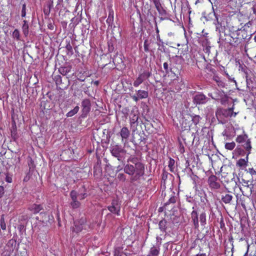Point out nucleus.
I'll return each mask as SVG.
<instances>
[{
	"label": "nucleus",
	"mask_w": 256,
	"mask_h": 256,
	"mask_svg": "<svg viewBox=\"0 0 256 256\" xmlns=\"http://www.w3.org/2000/svg\"><path fill=\"white\" fill-rule=\"evenodd\" d=\"M80 110V107L78 106H76L74 109L70 110L66 114L67 117H72L78 113Z\"/></svg>",
	"instance_id": "29"
},
{
	"label": "nucleus",
	"mask_w": 256,
	"mask_h": 256,
	"mask_svg": "<svg viewBox=\"0 0 256 256\" xmlns=\"http://www.w3.org/2000/svg\"><path fill=\"white\" fill-rule=\"evenodd\" d=\"M144 80L142 78V76L140 74L136 80L134 82V86H138L140 84H141L144 82Z\"/></svg>",
	"instance_id": "36"
},
{
	"label": "nucleus",
	"mask_w": 256,
	"mask_h": 256,
	"mask_svg": "<svg viewBox=\"0 0 256 256\" xmlns=\"http://www.w3.org/2000/svg\"><path fill=\"white\" fill-rule=\"evenodd\" d=\"M28 210L34 214L40 212V215H44V216L47 215L46 213L41 212L42 210H44V207L43 206L40 204H34L29 206Z\"/></svg>",
	"instance_id": "12"
},
{
	"label": "nucleus",
	"mask_w": 256,
	"mask_h": 256,
	"mask_svg": "<svg viewBox=\"0 0 256 256\" xmlns=\"http://www.w3.org/2000/svg\"><path fill=\"white\" fill-rule=\"evenodd\" d=\"M136 94L138 96L140 99L145 98L148 97V92L142 90H138L136 92Z\"/></svg>",
	"instance_id": "28"
},
{
	"label": "nucleus",
	"mask_w": 256,
	"mask_h": 256,
	"mask_svg": "<svg viewBox=\"0 0 256 256\" xmlns=\"http://www.w3.org/2000/svg\"><path fill=\"white\" fill-rule=\"evenodd\" d=\"M216 20L214 24L216 26V31L220 33V37H221V32H224L225 30V26L222 25L221 19L219 20V16L214 12Z\"/></svg>",
	"instance_id": "13"
},
{
	"label": "nucleus",
	"mask_w": 256,
	"mask_h": 256,
	"mask_svg": "<svg viewBox=\"0 0 256 256\" xmlns=\"http://www.w3.org/2000/svg\"><path fill=\"white\" fill-rule=\"evenodd\" d=\"M12 37L14 38H16L17 40H20V32L18 29H15L12 34Z\"/></svg>",
	"instance_id": "40"
},
{
	"label": "nucleus",
	"mask_w": 256,
	"mask_h": 256,
	"mask_svg": "<svg viewBox=\"0 0 256 256\" xmlns=\"http://www.w3.org/2000/svg\"><path fill=\"white\" fill-rule=\"evenodd\" d=\"M78 198L80 200H82L88 196V194L86 192V190L84 188L79 190L78 193Z\"/></svg>",
	"instance_id": "26"
},
{
	"label": "nucleus",
	"mask_w": 256,
	"mask_h": 256,
	"mask_svg": "<svg viewBox=\"0 0 256 256\" xmlns=\"http://www.w3.org/2000/svg\"><path fill=\"white\" fill-rule=\"evenodd\" d=\"M8 246L9 245H12V246L13 245H16V241L13 239H11L10 240H8Z\"/></svg>",
	"instance_id": "57"
},
{
	"label": "nucleus",
	"mask_w": 256,
	"mask_h": 256,
	"mask_svg": "<svg viewBox=\"0 0 256 256\" xmlns=\"http://www.w3.org/2000/svg\"><path fill=\"white\" fill-rule=\"evenodd\" d=\"M248 139L250 138H248V134L243 131L242 134H239L237 136L236 141L238 144H242Z\"/></svg>",
	"instance_id": "20"
},
{
	"label": "nucleus",
	"mask_w": 256,
	"mask_h": 256,
	"mask_svg": "<svg viewBox=\"0 0 256 256\" xmlns=\"http://www.w3.org/2000/svg\"><path fill=\"white\" fill-rule=\"evenodd\" d=\"M140 75L142 76V78L144 80L146 78H148L150 76L151 73L148 72H144L142 74H141Z\"/></svg>",
	"instance_id": "46"
},
{
	"label": "nucleus",
	"mask_w": 256,
	"mask_h": 256,
	"mask_svg": "<svg viewBox=\"0 0 256 256\" xmlns=\"http://www.w3.org/2000/svg\"><path fill=\"white\" fill-rule=\"evenodd\" d=\"M222 182L223 181H224V182H228L230 180V178H227L226 176L222 175Z\"/></svg>",
	"instance_id": "58"
},
{
	"label": "nucleus",
	"mask_w": 256,
	"mask_h": 256,
	"mask_svg": "<svg viewBox=\"0 0 256 256\" xmlns=\"http://www.w3.org/2000/svg\"><path fill=\"white\" fill-rule=\"evenodd\" d=\"M200 221L202 226H204L206 224V214L205 212H202L200 215Z\"/></svg>",
	"instance_id": "31"
},
{
	"label": "nucleus",
	"mask_w": 256,
	"mask_h": 256,
	"mask_svg": "<svg viewBox=\"0 0 256 256\" xmlns=\"http://www.w3.org/2000/svg\"><path fill=\"white\" fill-rule=\"evenodd\" d=\"M248 156H246V158L239 159L236 162V166L240 168L246 167L247 166V164L248 162Z\"/></svg>",
	"instance_id": "24"
},
{
	"label": "nucleus",
	"mask_w": 256,
	"mask_h": 256,
	"mask_svg": "<svg viewBox=\"0 0 256 256\" xmlns=\"http://www.w3.org/2000/svg\"><path fill=\"white\" fill-rule=\"evenodd\" d=\"M232 195L230 194V193H224L222 195V201L225 204H230V202H232Z\"/></svg>",
	"instance_id": "19"
},
{
	"label": "nucleus",
	"mask_w": 256,
	"mask_h": 256,
	"mask_svg": "<svg viewBox=\"0 0 256 256\" xmlns=\"http://www.w3.org/2000/svg\"><path fill=\"white\" fill-rule=\"evenodd\" d=\"M82 110L81 114L78 118V121L80 123L82 118H86L90 112L91 108V104L89 99H84L82 102Z\"/></svg>",
	"instance_id": "6"
},
{
	"label": "nucleus",
	"mask_w": 256,
	"mask_h": 256,
	"mask_svg": "<svg viewBox=\"0 0 256 256\" xmlns=\"http://www.w3.org/2000/svg\"><path fill=\"white\" fill-rule=\"evenodd\" d=\"M154 5L160 14L163 16L166 14V10L162 6L160 2H156Z\"/></svg>",
	"instance_id": "25"
},
{
	"label": "nucleus",
	"mask_w": 256,
	"mask_h": 256,
	"mask_svg": "<svg viewBox=\"0 0 256 256\" xmlns=\"http://www.w3.org/2000/svg\"><path fill=\"white\" fill-rule=\"evenodd\" d=\"M176 202V197L174 196H171L170 199L168 200V202L165 203L164 204V208L165 209H166V206L168 204H175Z\"/></svg>",
	"instance_id": "38"
},
{
	"label": "nucleus",
	"mask_w": 256,
	"mask_h": 256,
	"mask_svg": "<svg viewBox=\"0 0 256 256\" xmlns=\"http://www.w3.org/2000/svg\"><path fill=\"white\" fill-rule=\"evenodd\" d=\"M108 18L106 20V22L108 24V26H110L113 22L114 20V10L112 8V6H108Z\"/></svg>",
	"instance_id": "21"
},
{
	"label": "nucleus",
	"mask_w": 256,
	"mask_h": 256,
	"mask_svg": "<svg viewBox=\"0 0 256 256\" xmlns=\"http://www.w3.org/2000/svg\"><path fill=\"white\" fill-rule=\"evenodd\" d=\"M108 209L112 213L117 216H120V204L118 201L115 200H112L111 204L108 206Z\"/></svg>",
	"instance_id": "10"
},
{
	"label": "nucleus",
	"mask_w": 256,
	"mask_h": 256,
	"mask_svg": "<svg viewBox=\"0 0 256 256\" xmlns=\"http://www.w3.org/2000/svg\"><path fill=\"white\" fill-rule=\"evenodd\" d=\"M117 178L119 181L124 182L126 180V176L124 173H119L117 176Z\"/></svg>",
	"instance_id": "41"
},
{
	"label": "nucleus",
	"mask_w": 256,
	"mask_h": 256,
	"mask_svg": "<svg viewBox=\"0 0 256 256\" xmlns=\"http://www.w3.org/2000/svg\"><path fill=\"white\" fill-rule=\"evenodd\" d=\"M160 252L159 246H152L150 248L148 254L146 256H158Z\"/></svg>",
	"instance_id": "23"
},
{
	"label": "nucleus",
	"mask_w": 256,
	"mask_h": 256,
	"mask_svg": "<svg viewBox=\"0 0 256 256\" xmlns=\"http://www.w3.org/2000/svg\"><path fill=\"white\" fill-rule=\"evenodd\" d=\"M252 10H253V12H254V14H256V4H254V6H253V7H252Z\"/></svg>",
	"instance_id": "64"
},
{
	"label": "nucleus",
	"mask_w": 256,
	"mask_h": 256,
	"mask_svg": "<svg viewBox=\"0 0 256 256\" xmlns=\"http://www.w3.org/2000/svg\"><path fill=\"white\" fill-rule=\"evenodd\" d=\"M193 102L196 104L206 102V97L202 93H198L193 96Z\"/></svg>",
	"instance_id": "14"
},
{
	"label": "nucleus",
	"mask_w": 256,
	"mask_h": 256,
	"mask_svg": "<svg viewBox=\"0 0 256 256\" xmlns=\"http://www.w3.org/2000/svg\"><path fill=\"white\" fill-rule=\"evenodd\" d=\"M240 189L244 196L248 197L253 191L254 184L252 181L246 180L243 178L240 182Z\"/></svg>",
	"instance_id": "3"
},
{
	"label": "nucleus",
	"mask_w": 256,
	"mask_h": 256,
	"mask_svg": "<svg viewBox=\"0 0 256 256\" xmlns=\"http://www.w3.org/2000/svg\"><path fill=\"white\" fill-rule=\"evenodd\" d=\"M147 136L142 129H134L132 132V142L136 144H140L146 139Z\"/></svg>",
	"instance_id": "5"
},
{
	"label": "nucleus",
	"mask_w": 256,
	"mask_h": 256,
	"mask_svg": "<svg viewBox=\"0 0 256 256\" xmlns=\"http://www.w3.org/2000/svg\"><path fill=\"white\" fill-rule=\"evenodd\" d=\"M217 84H218V86H222V87H223V88H224V86H225V84H224L223 82H222V80H220V82H219L218 83H217Z\"/></svg>",
	"instance_id": "63"
},
{
	"label": "nucleus",
	"mask_w": 256,
	"mask_h": 256,
	"mask_svg": "<svg viewBox=\"0 0 256 256\" xmlns=\"http://www.w3.org/2000/svg\"><path fill=\"white\" fill-rule=\"evenodd\" d=\"M234 152L238 155L244 156L246 154V151L240 147L237 146L235 149Z\"/></svg>",
	"instance_id": "39"
},
{
	"label": "nucleus",
	"mask_w": 256,
	"mask_h": 256,
	"mask_svg": "<svg viewBox=\"0 0 256 256\" xmlns=\"http://www.w3.org/2000/svg\"><path fill=\"white\" fill-rule=\"evenodd\" d=\"M24 24L22 26V32L24 35L26 36L28 34V22L26 20H24Z\"/></svg>",
	"instance_id": "30"
},
{
	"label": "nucleus",
	"mask_w": 256,
	"mask_h": 256,
	"mask_svg": "<svg viewBox=\"0 0 256 256\" xmlns=\"http://www.w3.org/2000/svg\"><path fill=\"white\" fill-rule=\"evenodd\" d=\"M140 105L142 108V114H148L150 112V108L144 102H142Z\"/></svg>",
	"instance_id": "32"
},
{
	"label": "nucleus",
	"mask_w": 256,
	"mask_h": 256,
	"mask_svg": "<svg viewBox=\"0 0 256 256\" xmlns=\"http://www.w3.org/2000/svg\"><path fill=\"white\" fill-rule=\"evenodd\" d=\"M66 49L68 52V54H73V51H72V46L70 45V43H68L66 46Z\"/></svg>",
	"instance_id": "43"
},
{
	"label": "nucleus",
	"mask_w": 256,
	"mask_h": 256,
	"mask_svg": "<svg viewBox=\"0 0 256 256\" xmlns=\"http://www.w3.org/2000/svg\"><path fill=\"white\" fill-rule=\"evenodd\" d=\"M28 166L30 170L32 169V168H33L35 166L34 161L33 160L32 158H31L30 157L29 158V160H28Z\"/></svg>",
	"instance_id": "45"
},
{
	"label": "nucleus",
	"mask_w": 256,
	"mask_h": 256,
	"mask_svg": "<svg viewBox=\"0 0 256 256\" xmlns=\"http://www.w3.org/2000/svg\"><path fill=\"white\" fill-rule=\"evenodd\" d=\"M136 158L130 157L127 160V164L124 163V171L130 176V182L134 184L135 182H138L140 178L144 174V166L140 162H134Z\"/></svg>",
	"instance_id": "1"
},
{
	"label": "nucleus",
	"mask_w": 256,
	"mask_h": 256,
	"mask_svg": "<svg viewBox=\"0 0 256 256\" xmlns=\"http://www.w3.org/2000/svg\"><path fill=\"white\" fill-rule=\"evenodd\" d=\"M174 164H175V160L172 158H170V160L168 161V166L170 170L172 172H174Z\"/></svg>",
	"instance_id": "35"
},
{
	"label": "nucleus",
	"mask_w": 256,
	"mask_h": 256,
	"mask_svg": "<svg viewBox=\"0 0 256 256\" xmlns=\"http://www.w3.org/2000/svg\"><path fill=\"white\" fill-rule=\"evenodd\" d=\"M114 48L112 42H108V51L109 52H112L114 50Z\"/></svg>",
	"instance_id": "51"
},
{
	"label": "nucleus",
	"mask_w": 256,
	"mask_h": 256,
	"mask_svg": "<svg viewBox=\"0 0 256 256\" xmlns=\"http://www.w3.org/2000/svg\"><path fill=\"white\" fill-rule=\"evenodd\" d=\"M146 6H148V8L147 10H142V14L144 16V18L145 20H148V22H150L151 18H154L155 22V24L156 26V18L153 16L151 12V9L150 8H148L149 6L148 4L145 6V7Z\"/></svg>",
	"instance_id": "16"
},
{
	"label": "nucleus",
	"mask_w": 256,
	"mask_h": 256,
	"mask_svg": "<svg viewBox=\"0 0 256 256\" xmlns=\"http://www.w3.org/2000/svg\"><path fill=\"white\" fill-rule=\"evenodd\" d=\"M72 69V66L70 65L64 66H60L58 68V71L60 74L63 76H66L68 72H70Z\"/></svg>",
	"instance_id": "22"
},
{
	"label": "nucleus",
	"mask_w": 256,
	"mask_h": 256,
	"mask_svg": "<svg viewBox=\"0 0 256 256\" xmlns=\"http://www.w3.org/2000/svg\"><path fill=\"white\" fill-rule=\"evenodd\" d=\"M63 0H58L57 4L56 6V8L59 9L60 8L63 6Z\"/></svg>",
	"instance_id": "54"
},
{
	"label": "nucleus",
	"mask_w": 256,
	"mask_h": 256,
	"mask_svg": "<svg viewBox=\"0 0 256 256\" xmlns=\"http://www.w3.org/2000/svg\"><path fill=\"white\" fill-rule=\"evenodd\" d=\"M206 68L213 74H214L216 72V70L212 68L210 64H206Z\"/></svg>",
	"instance_id": "48"
},
{
	"label": "nucleus",
	"mask_w": 256,
	"mask_h": 256,
	"mask_svg": "<svg viewBox=\"0 0 256 256\" xmlns=\"http://www.w3.org/2000/svg\"><path fill=\"white\" fill-rule=\"evenodd\" d=\"M130 134L128 129H121L120 135L122 139L127 138Z\"/></svg>",
	"instance_id": "33"
},
{
	"label": "nucleus",
	"mask_w": 256,
	"mask_h": 256,
	"mask_svg": "<svg viewBox=\"0 0 256 256\" xmlns=\"http://www.w3.org/2000/svg\"><path fill=\"white\" fill-rule=\"evenodd\" d=\"M248 172L252 175H256V171L253 168H248Z\"/></svg>",
	"instance_id": "56"
},
{
	"label": "nucleus",
	"mask_w": 256,
	"mask_h": 256,
	"mask_svg": "<svg viewBox=\"0 0 256 256\" xmlns=\"http://www.w3.org/2000/svg\"><path fill=\"white\" fill-rule=\"evenodd\" d=\"M168 172H166V170H164L163 172H162V180L165 181L168 178Z\"/></svg>",
	"instance_id": "53"
},
{
	"label": "nucleus",
	"mask_w": 256,
	"mask_h": 256,
	"mask_svg": "<svg viewBox=\"0 0 256 256\" xmlns=\"http://www.w3.org/2000/svg\"><path fill=\"white\" fill-rule=\"evenodd\" d=\"M0 226L2 230H6V224L4 221V215L2 214L0 218Z\"/></svg>",
	"instance_id": "37"
},
{
	"label": "nucleus",
	"mask_w": 256,
	"mask_h": 256,
	"mask_svg": "<svg viewBox=\"0 0 256 256\" xmlns=\"http://www.w3.org/2000/svg\"><path fill=\"white\" fill-rule=\"evenodd\" d=\"M90 229V226L86 223V219L82 218L78 221L74 222V226L71 228L72 234H78L83 230H88Z\"/></svg>",
	"instance_id": "2"
},
{
	"label": "nucleus",
	"mask_w": 256,
	"mask_h": 256,
	"mask_svg": "<svg viewBox=\"0 0 256 256\" xmlns=\"http://www.w3.org/2000/svg\"><path fill=\"white\" fill-rule=\"evenodd\" d=\"M222 134L225 136V140H229L232 139L236 136V132L235 129H224Z\"/></svg>",
	"instance_id": "15"
},
{
	"label": "nucleus",
	"mask_w": 256,
	"mask_h": 256,
	"mask_svg": "<svg viewBox=\"0 0 256 256\" xmlns=\"http://www.w3.org/2000/svg\"><path fill=\"white\" fill-rule=\"evenodd\" d=\"M4 189L3 186H0V198H2L4 194Z\"/></svg>",
	"instance_id": "55"
},
{
	"label": "nucleus",
	"mask_w": 256,
	"mask_h": 256,
	"mask_svg": "<svg viewBox=\"0 0 256 256\" xmlns=\"http://www.w3.org/2000/svg\"><path fill=\"white\" fill-rule=\"evenodd\" d=\"M50 9L51 8H50V6H47L46 8H44V14L46 16H48L50 12Z\"/></svg>",
	"instance_id": "52"
},
{
	"label": "nucleus",
	"mask_w": 256,
	"mask_h": 256,
	"mask_svg": "<svg viewBox=\"0 0 256 256\" xmlns=\"http://www.w3.org/2000/svg\"><path fill=\"white\" fill-rule=\"evenodd\" d=\"M110 151L112 155L116 158L119 161H122V159L124 158V156L126 151L121 146L118 144L111 145L110 146Z\"/></svg>",
	"instance_id": "4"
},
{
	"label": "nucleus",
	"mask_w": 256,
	"mask_h": 256,
	"mask_svg": "<svg viewBox=\"0 0 256 256\" xmlns=\"http://www.w3.org/2000/svg\"><path fill=\"white\" fill-rule=\"evenodd\" d=\"M191 219L194 228L198 229L199 228L198 216V212L196 210H192L191 212Z\"/></svg>",
	"instance_id": "17"
},
{
	"label": "nucleus",
	"mask_w": 256,
	"mask_h": 256,
	"mask_svg": "<svg viewBox=\"0 0 256 256\" xmlns=\"http://www.w3.org/2000/svg\"><path fill=\"white\" fill-rule=\"evenodd\" d=\"M241 146L244 148V150L246 151V155H248L251 153V150L252 148V144L250 139L247 140L245 142H243V144L241 145Z\"/></svg>",
	"instance_id": "18"
},
{
	"label": "nucleus",
	"mask_w": 256,
	"mask_h": 256,
	"mask_svg": "<svg viewBox=\"0 0 256 256\" xmlns=\"http://www.w3.org/2000/svg\"><path fill=\"white\" fill-rule=\"evenodd\" d=\"M54 80L56 85H60L62 84V78L60 76L58 75L54 76Z\"/></svg>",
	"instance_id": "42"
},
{
	"label": "nucleus",
	"mask_w": 256,
	"mask_h": 256,
	"mask_svg": "<svg viewBox=\"0 0 256 256\" xmlns=\"http://www.w3.org/2000/svg\"><path fill=\"white\" fill-rule=\"evenodd\" d=\"M228 96L225 94L224 97L220 99V102L222 104H224L228 102Z\"/></svg>",
	"instance_id": "47"
},
{
	"label": "nucleus",
	"mask_w": 256,
	"mask_h": 256,
	"mask_svg": "<svg viewBox=\"0 0 256 256\" xmlns=\"http://www.w3.org/2000/svg\"><path fill=\"white\" fill-rule=\"evenodd\" d=\"M78 192L72 190L70 192V196L72 199V202L70 203L71 207L73 209L78 208L80 206V203L78 200Z\"/></svg>",
	"instance_id": "11"
},
{
	"label": "nucleus",
	"mask_w": 256,
	"mask_h": 256,
	"mask_svg": "<svg viewBox=\"0 0 256 256\" xmlns=\"http://www.w3.org/2000/svg\"><path fill=\"white\" fill-rule=\"evenodd\" d=\"M234 104H233L232 106V108H228V112H230L231 113V116H235L238 113V111L237 112H234Z\"/></svg>",
	"instance_id": "50"
},
{
	"label": "nucleus",
	"mask_w": 256,
	"mask_h": 256,
	"mask_svg": "<svg viewBox=\"0 0 256 256\" xmlns=\"http://www.w3.org/2000/svg\"><path fill=\"white\" fill-rule=\"evenodd\" d=\"M236 146V144L234 142H226L224 145V148L227 150H232Z\"/></svg>",
	"instance_id": "34"
},
{
	"label": "nucleus",
	"mask_w": 256,
	"mask_h": 256,
	"mask_svg": "<svg viewBox=\"0 0 256 256\" xmlns=\"http://www.w3.org/2000/svg\"><path fill=\"white\" fill-rule=\"evenodd\" d=\"M247 88L252 94H256V81L252 74H248L246 72Z\"/></svg>",
	"instance_id": "7"
},
{
	"label": "nucleus",
	"mask_w": 256,
	"mask_h": 256,
	"mask_svg": "<svg viewBox=\"0 0 256 256\" xmlns=\"http://www.w3.org/2000/svg\"><path fill=\"white\" fill-rule=\"evenodd\" d=\"M164 68L166 71V73L168 74V64L167 62H164Z\"/></svg>",
	"instance_id": "59"
},
{
	"label": "nucleus",
	"mask_w": 256,
	"mask_h": 256,
	"mask_svg": "<svg viewBox=\"0 0 256 256\" xmlns=\"http://www.w3.org/2000/svg\"><path fill=\"white\" fill-rule=\"evenodd\" d=\"M26 15V4L24 3L22 4V16L25 17Z\"/></svg>",
	"instance_id": "49"
},
{
	"label": "nucleus",
	"mask_w": 256,
	"mask_h": 256,
	"mask_svg": "<svg viewBox=\"0 0 256 256\" xmlns=\"http://www.w3.org/2000/svg\"><path fill=\"white\" fill-rule=\"evenodd\" d=\"M16 130H17V129H12V130H11V134H12V136H14V138H16V137L15 136V134H16Z\"/></svg>",
	"instance_id": "60"
},
{
	"label": "nucleus",
	"mask_w": 256,
	"mask_h": 256,
	"mask_svg": "<svg viewBox=\"0 0 256 256\" xmlns=\"http://www.w3.org/2000/svg\"><path fill=\"white\" fill-rule=\"evenodd\" d=\"M186 136L189 140V142H193L194 140L198 138V140L203 138V130L204 129H197L196 132L194 134L190 132V129H187Z\"/></svg>",
	"instance_id": "8"
},
{
	"label": "nucleus",
	"mask_w": 256,
	"mask_h": 256,
	"mask_svg": "<svg viewBox=\"0 0 256 256\" xmlns=\"http://www.w3.org/2000/svg\"><path fill=\"white\" fill-rule=\"evenodd\" d=\"M131 97L136 102H138L140 100V98H138V95L137 96H135V95L132 96H131Z\"/></svg>",
	"instance_id": "61"
},
{
	"label": "nucleus",
	"mask_w": 256,
	"mask_h": 256,
	"mask_svg": "<svg viewBox=\"0 0 256 256\" xmlns=\"http://www.w3.org/2000/svg\"><path fill=\"white\" fill-rule=\"evenodd\" d=\"M116 172H120V171L122 170H124V166H116Z\"/></svg>",
	"instance_id": "62"
},
{
	"label": "nucleus",
	"mask_w": 256,
	"mask_h": 256,
	"mask_svg": "<svg viewBox=\"0 0 256 256\" xmlns=\"http://www.w3.org/2000/svg\"><path fill=\"white\" fill-rule=\"evenodd\" d=\"M200 119V118L199 116L195 115L194 116H192V121L194 124L195 125H196L199 122Z\"/></svg>",
	"instance_id": "44"
},
{
	"label": "nucleus",
	"mask_w": 256,
	"mask_h": 256,
	"mask_svg": "<svg viewBox=\"0 0 256 256\" xmlns=\"http://www.w3.org/2000/svg\"><path fill=\"white\" fill-rule=\"evenodd\" d=\"M208 183L209 187L212 190H218L220 187V184L218 182V178L214 174H212L208 177Z\"/></svg>",
	"instance_id": "9"
},
{
	"label": "nucleus",
	"mask_w": 256,
	"mask_h": 256,
	"mask_svg": "<svg viewBox=\"0 0 256 256\" xmlns=\"http://www.w3.org/2000/svg\"><path fill=\"white\" fill-rule=\"evenodd\" d=\"M167 222L165 220H160L158 223V227L161 232H166Z\"/></svg>",
	"instance_id": "27"
}]
</instances>
